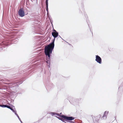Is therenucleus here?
<instances>
[{
    "label": "nucleus",
    "mask_w": 123,
    "mask_h": 123,
    "mask_svg": "<svg viewBox=\"0 0 123 123\" xmlns=\"http://www.w3.org/2000/svg\"><path fill=\"white\" fill-rule=\"evenodd\" d=\"M52 35L54 37V39L52 40L51 43L45 47L44 49V53L46 56H48V57L46 59V62L48 68H50V56L52 53V51L54 48L55 38L58 36V33L57 32H52Z\"/></svg>",
    "instance_id": "obj_1"
},
{
    "label": "nucleus",
    "mask_w": 123,
    "mask_h": 123,
    "mask_svg": "<svg viewBox=\"0 0 123 123\" xmlns=\"http://www.w3.org/2000/svg\"><path fill=\"white\" fill-rule=\"evenodd\" d=\"M69 101L71 103L73 104H75L76 102H78L79 101V99L77 98H74L72 97H70L69 99Z\"/></svg>",
    "instance_id": "obj_2"
},
{
    "label": "nucleus",
    "mask_w": 123,
    "mask_h": 123,
    "mask_svg": "<svg viewBox=\"0 0 123 123\" xmlns=\"http://www.w3.org/2000/svg\"><path fill=\"white\" fill-rule=\"evenodd\" d=\"M18 14L21 17H23L25 15V13L24 10H23L22 8H21L18 11Z\"/></svg>",
    "instance_id": "obj_3"
},
{
    "label": "nucleus",
    "mask_w": 123,
    "mask_h": 123,
    "mask_svg": "<svg viewBox=\"0 0 123 123\" xmlns=\"http://www.w3.org/2000/svg\"><path fill=\"white\" fill-rule=\"evenodd\" d=\"M95 61L98 63L100 64L102 63V59L98 55H96Z\"/></svg>",
    "instance_id": "obj_4"
},
{
    "label": "nucleus",
    "mask_w": 123,
    "mask_h": 123,
    "mask_svg": "<svg viewBox=\"0 0 123 123\" xmlns=\"http://www.w3.org/2000/svg\"><path fill=\"white\" fill-rule=\"evenodd\" d=\"M49 114L51 115L52 116L54 115H57V116H59L60 117H61L62 118V116H64V115H60L59 113L53 112H49Z\"/></svg>",
    "instance_id": "obj_5"
},
{
    "label": "nucleus",
    "mask_w": 123,
    "mask_h": 123,
    "mask_svg": "<svg viewBox=\"0 0 123 123\" xmlns=\"http://www.w3.org/2000/svg\"><path fill=\"white\" fill-rule=\"evenodd\" d=\"M48 0H46L45 2V5L46 6V10L47 12H48Z\"/></svg>",
    "instance_id": "obj_6"
},
{
    "label": "nucleus",
    "mask_w": 123,
    "mask_h": 123,
    "mask_svg": "<svg viewBox=\"0 0 123 123\" xmlns=\"http://www.w3.org/2000/svg\"><path fill=\"white\" fill-rule=\"evenodd\" d=\"M109 113V111H105L104 113V114L102 117H105L106 118V117L107 116V115Z\"/></svg>",
    "instance_id": "obj_7"
},
{
    "label": "nucleus",
    "mask_w": 123,
    "mask_h": 123,
    "mask_svg": "<svg viewBox=\"0 0 123 123\" xmlns=\"http://www.w3.org/2000/svg\"><path fill=\"white\" fill-rule=\"evenodd\" d=\"M9 109H10L11 111H12L15 114L16 113H17L16 111H14L12 108V107H10V108H9Z\"/></svg>",
    "instance_id": "obj_8"
},
{
    "label": "nucleus",
    "mask_w": 123,
    "mask_h": 123,
    "mask_svg": "<svg viewBox=\"0 0 123 123\" xmlns=\"http://www.w3.org/2000/svg\"><path fill=\"white\" fill-rule=\"evenodd\" d=\"M15 115L17 116L18 117V118L19 120V121H20L21 123H23L22 122V121H21L20 118L19 117V116L18 115V114L17 113H16Z\"/></svg>",
    "instance_id": "obj_9"
},
{
    "label": "nucleus",
    "mask_w": 123,
    "mask_h": 123,
    "mask_svg": "<svg viewBox=\"0 0 123 123\" xmlns=\"http://www.w3.org/2000/svg\"><path fill=\"white\" fill-rule=\"evenodd\" d=\"M64 118H61L60 119V120H61L62 122H64L65 123H66V122L65 121H67V120L66 119L65 120H64Z\"/></svg>",
    "instance_id": "obj_10"
},
{
    "label": "nucleus",
    "mask_w": 123,
    "mask_h": 123,
    "mask_svg": "<svg viewBox=\"0 0 123 123\" xmlns=\"http://www.w3.org/2000/svg\"><path fill=\"white\" fill-rule=\"evenodd\" d=\"M6 105H0V106L2 107H6Z\"/></svg>",
    "instance_id": "obj_11"
},
{
    "label": "nucleus",
    "mask_w": 123,
    "mask_h": 123,
    "mask_svg": "<svg viewBox=\"0 0 123 123\" xmlns=\"http://www.w3.org/2000/svg\"><path fill=\"white\" fill-rule=\"evenodd\" d=\"M85 17L86 18V21L87 22V19L88 18V17H87V16L86 14H85Z\"/></svg>",
    "instance_id": "obj_12"
},
{
    "label": "nucleus",
    "mask_w": 123,
    "mask_h": 123,
    "mask_svg": "<svg viewBox=\"0 0 123 123\" xmlns=\"http://www.w3.org/2000/svg\"><path fill=\"white\" fill-rule=\"evenodd\" d=\"M10 107H11L9 105H6V107L8 109H9V108H10Z\"/></svg>",
    "instance_id": "obj_13"
},
{
    "label": "nucleus",
    "mask_w": 123,
    "mask_h": 123,
    "mask_svg": "<svg viewBox=\"0 0 123 123\" xmlns=\"http://www.w3.org/2000/svg\"><path fill=\"white\" fill-rule=\"evenodd\" d=\"M121 89V90H122V91L123 90V89L122 88H121V87H120L119 88H118V90H120V89Z\"/></svg>",
    "instance_id": "obj_14"
},
{
    "label": "nucleus",
    "mask_w": 123,
    "mask_h": 123,
    "mask_svg": "<svg viewBox=\"0 0 123 123\" xmlns=\"http://www.w3.org/2000/svg\"><path fill=\"white\" fill-rule=\"evenodd\" d=\"M56 118H58V119H59L60 120V119L61 118H60L59 117H58L57 116H55Z\"/></svg>",
    "instance_id": "obj_15"
},
{
    "label": "nucleus",
    "mask_w": 123,
    "mask_h": 123,
    "mask_svg": "<svg viewBox=\"0 0 123 123\" xmlns=\"http://www.w3.org/2000/svg\"><path fill=\"white\" fill-rule=\"evenodd\" d=\"M53 31H54V32H57L54 29Z\"/></svg>",
    "instance_id": "obj_16"
},
{
    "label": "nucleus",
    "mask_w": 123,
    "mask_h": 123,
    "mask_svg": "<svg viewBox=\"0 0 123 123\" xmlns=\"http://www.w3.org/2000/svg\"><path fill=\"white\" fill-rule=\"evenodd\" d=\"M15 41H16V42H15L14 41V43H17L18 42V40H15Z\"/></svg>",
    "instance_id": "obj_17"
},
{
    "label": "nucleus",
    "mask_w": 123,
    "mask_h": 123,
    "mask_svg": "<svg viewBox=\"0 0 123 123\" xmlns=\"http://www.w3.org/2000/svg\"><path fill=\"white\" fill-rule=\"evenodd\" d=\"M2 48H0V50H2Z\"/></svg>",
    "instance_id": "obj_18"
},
{
    "label": "nucleus",
    "mask_w": 123,
    "mask_h": 123,
    "mask_svg": "<svg viewBox=\"0 0 123 123\" xmlns=\"http://www.w3.org/2000/svg\"><path fill=\"white\" fill-rule=\"evenodd\" d=\"M58 36H59L60 37V38H61L62 39V38H61V37H60V35H58Z\"/></svg>",
    "instance_id": "obj_19"
},
{
    "label": "nucleus",
    "mask_w": 123,
    "mask_h": 123,
    "mask_svg": "<svg viewBox=\"0 0 123 123\" xmlns=\"http://www.w3.org/2000/svg\"><path fill=\"white\" fill-rule=\"evenodd\" d=\"M11 106H13L14 107V106H12V105H11Z\"/></svg>",
    "instance_id": "obj_20"
},
{
    "label": "nucleus",
    "mask_w": 123,
    "mask_h": 123,
    "mask_svg": "<svg viewBox=\"0 0 123 123\" xmlns=\"http://www.w3.org/2000/svg\"><path fill=\"white\" fill-rule=\"evenodd\" d=\"M62 114V113H60V114Z\"/></svg>",
    "instance_id": "obj_21"
}]
</instances>
